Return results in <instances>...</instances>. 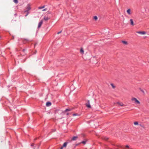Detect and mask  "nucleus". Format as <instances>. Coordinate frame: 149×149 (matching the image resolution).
Masks as SVG:
<instances>
[{
    "label": "nucleus",
    "mask_w": 149,
    "mask_h": 149,
    "mask_svg": "<svg viewBox=\"0 0 149 149\" xmlns=\"http://www.w3.org/2000/svg\"><path fill=\"white\" fill-rule=\"evenodd\" d=\"M50 14H51V13L49 12L44 16V19L45 21H47L50 19V17L49 16V15Z\"/></svg>",
    "instance_id": "nucleus-1"
},
{
    "label": "nucleus",
    "mask_w": 149,
    "mask_h": 149,
    "mask_svg": "<svg viewBox=\"0 0 149 149\" xmlns=\"http://www.w3.org/2000/svg\"><path fill=\"white\" fill-rule=\"evenodd\" d=\"M30 5L29 4H28L26 7V10L24 11V13H26V12H29V11L31 9Z\"/></svg>",
    "instance_id": "nucleus-2"
},
{
    "label": "nucleus",
    "mask_w": 149,
    "mask_h": 149,
    "mask_svg": "<svg viewBox=\"0 0 149 149\" xmlns=\"http://www.w3.org/2000/svg\"><path fill=\"white\" fill-rule=\"evenodd\" d=\"M132 101H134L135 103L137 104H140V102L138 101L136 98H133L132 99Z\"/></svg>",
    "instance_id": "nucleus-3"
},
{
    "label": "nucleus",
    "mask_w": 149,
    "mask_h": 149,
    "mask_svg": "<svg viewBox=\"0 0 149 149\" xmlns=\"http://www.w3.org/2000/svg\"><path fill=\"white\" fill-rule=\"evenodd\" d=\"M86 106L88 108H91V106L90 104V101L89 100H88L87 102L85 104Z\"/></svg>",
    "instance_id": "nucleus-4"
},
{
    "label": "nucleus",
    "mask_w": 149,
    "mask_h": 149,
    "mask_svg": "<svg viewBox=\"0 0 149 149\" xmlns=\"http://www.w3.org/2000/svg\"><path fill=\"white\" fill-rule=\"evenodd\" d=\"M78 138V137L77 136H74L72 138L71 140L75 141Z\"/></svg>",
    "instance_id": "nucleus-5"
},
{
    "label": "nucleus",
    "mask_w": 149,
    "mask_h": 149,
    "mask_svg": "<svg viewBox=\"0 0 149 149\" xmlns=\"http://www.w3.org/2000/svg\"><path fill=\"white\" fill-rule=\"evenodd\" d=\"M42 23H43V21L42 20H41L38 23V28H40L41 27V26Z\"/></svg>",
    "instance_id": "nucleus-6"
},
{
    "label": "nucleus",
    "mask_w": 149,
    "mask_h": 149,
    "mask_svg": "<svg viewBox=\"0 0 149 149\" xmlns=\"http://www.w3.org/2000/svg\"><path fill=\"white\" fill-rule=\"evenodd\" d=\"M136 33H139V34H143V35H144V34H146V32L145 31H137L136 32Z\"/></svg>",
    "instance_id": "nucleus-7"
},
{
    "label": "nucleus",
    "mask_w": 149,
    "mask_h": 149,
    "mask_svg": "<svg viewBox=\"0 0 149 149\" xmlns=\"http://www.w3.org/2000/svg\"><path fill=\"white\" fill-rule=\"evenodd\" d=\"M52 103L51 102H46V105L47 107H49L51 105Z\"/></svg>",
    "instance_id": "nucleus-8"
},
{
    "label": "nucleus",
    "mask_w": 149,
    "mask_h": 149,
    "mask_svg": "<svg viewBox=\"0 0 149 149\" xmlns=\"http://www.w3.org/2000/svg\"><path fill=\"white\" fill-rule=\"evenodd\" d=\"M131 10L130 9H128L127 10V12L129 15H130L131 14Z\"/></svg>",
    "instance_id": "nucleus-9"
},
{
    "label": "nucleus",
    "mask_w": 149,
    "mask_h": 149,
    "mask_svg": "<svg viewBox=\"0 0 149 149\" xmlns=\"http://www.w3.org/2000/svg\"><path fill=\"white\" fill-rule=\"evenodd\" d=\"M68 143V142H65L63 144V147H66Z\"/></svg>",
    "instance_id": "nucleus-10"
},
{
    "label": "nucleus",
    "mask_w": 149,
    "mask_h": 149,
    "mask_svg": "<svg viewBox=\"0 0 149 149\" xmlns=\"http://www.w3.org/2000/svg\"><path fill=\"white\" fill-rule=\"evenodd\" d=\"M40 144L39 145H36L35 146H34L33 148V149H35L36 148H37L38 149L39 148V147L40 146Z\"/></svg>",
    "instance_id": "nucleus-11"
},
{
    "label": "nucleus",
    "mask_w": 149,
    "mask_h": 149,
    "mask_svg": "<svg viewBox=\"0 0 149 149\" xmlns=\"http://www.w3.org/2000/svg\"><path fill=\"white\" fill-rule=\"evenodd\" d=\"M130 21L131 25L132 26H134V24L133 19H130Z\"/></svg>",
    "instance_id": "nucleus-12"
},
{
    "label": "nucleus",
    "mask_w": 149,
    "mask_h": 149,
    "mask_svg": "<svg viewBox=\"0 0 149 149\" xmlns=\"http://www.w3.org/2000/svg\"><path fill=\"white\" fill-rule=\"evenodd\" d=\"M29 41V40L27 39H24L23 40V42L24 43H26V42H28Z\"/></svg>",
    "instance_id": "nucleus-13"
},
{
    "label": "nucleus",
    "mask_w": 149,
    "mask_h": 149,
    "mask_svg": "<svg viewBox=\"0 0 149 149\" xmlns=\"http://www.w3.org/2000/svg\"><path fill=\"white\" fill-rule=\"evenodd\" d=\"M117 103L119 104V105H120V106H123V103H120V102H117Z\"/></svg>",
    "instance_id": "nucleus-14"
},
{
    "label": "nucleus",
    "mask_w": 149,
    "mask_h": 149,
    "mask_svg": "<svg viewBox=\"0 0 149 149\" xmlns=\"http://www.w3.org/2000/svg\"><path fill=\"white\" fill-rule=\"evenodd\" d=\"M71 110V109H66L64 111V112H65L67 111H70Z\"/></svg>",
    "instance_id": "nucleus-15"
},
{
    "label": "nucleus",
    "mask_w": 149,
    "mask_h": 149,
    "mask_svg": "<svg viewBox=\"0 0 149 149\" xmlns=\"http://www.w3.org/2000/svg\"><path fill=\"white\" fill-rule=\"evenodd\" d=\"M122 42L125 44V45H127V41H122Z\"/></svg>",
    "instance_id": "nucleus-16"
},
{
    "label": "nucleus",
    "mask_w": 149,
    "mask_h": 149,
    "mask_svg": "<svg viewBox=\"0 0 149 149\" xmlns=\"http://www.w3.org/2000/svg\"><path fill=\"white\" fill-rule=\"evenodd\" d=\"M86 141H81L80 143H82V144H86Z\"/></svg>",
    "instance_id": "nucleus-17"
},
{
    "label": "nucleus",
    "mask_w": 149,
    "mask_h": 149,
    "mask_svg": "<svg viewBox=\"0 0 149 149\" xmlns=\"http://www.w3.org/2000/svg\"><path fill=\"white\" fill-rule=\"evenodd\" d=\"M45 6H42L39 7H38V9H42V8H44L45 7Z\"/></svg>",
    "instance_id": "nucleus-18"
},
{
    "label": "nucleus",
    "mask_w": 149,
    "mask_h": 149,
    "mask_svg": "<svg viewBox=\"0 0 149 149\" xmlns=\"http://www.w3.org/2000/svg\"><path fill=\"white\" fill-rule=\"evenodd\" d=\"M29 12H26V13H24L26 14L25 15V17L27 16L29 14Z\"/></svg>",
    "instance_id": "nucleus-19"
},
{
    "label": "nucleus",
    "mask_w": 149,
    "mask_h": 149,
    "mask_svg": "<svg viewBox=\"0 0 149 149\" xmlns=\"http://www.w3.org/2000/svg\"><path fill=\"white\" fill-rule=\"evenodd\" d=\"M80 52L81 53L83 54L84 53V51L82 48H81L80 51Z\"/></svg>",
    "instance_id": "nucleus-20"
},
{
    "label": "nucleus",
    "mask_w": 149,
    "mask_h": 149,
    "mask_svg": "<svg viewBox=\"0 0 149 149\" xmlns=\"http://www.w3.org/2000/svg\"><path fill=\"white\" fill-rule=\"evenodd\" d=\"M13 1L16 4H17L18 2V0H14Z\"/></svg>",
    "instance_id": "nucleus-21"
},
{
    "label": "nucleus",
    "mask_w": 149,
    "mask_h": 149,
    "mask_svg": "<svg viewBox=\"0 0 149 149\" xmlns=\"http://www.w3.org/2000/svg\"><path fill=\"white\" fill-rule=\"evenodd\" d=\"M134 124L135 125H137L138 124V123L137 122H135L134 123Z\"/></svg>",
    "instance_id": "nucleus-22"
},
{
    "label": "nucleus",
    "mask_w": 149,
    "mask_h": 149,
    "mask_svg": "<svg viewBox=\"0 0 149 149\" xmlns=\"http://www.w3.org/2000/svg\"><path fill=\"white\" fill-rule=\"evenodd\" d=\"M94 19L95 20H97V16H95L94 17Z\"/></svg>",
    "instance_id": "nucleus-23"
},
{
    "label": "nucleus",
    "mask_w": 149,
    "mask_h": 149,
    "mask_svg": "<svg viewBox=\"0 0 149 149\" xmlns=\"http://www.w3.org/2000/svg\"><path fill=\"white\" fill-rule=\"evenodd\" d=\"M111 86H112L113 88H114L115 87V86L113 85V84H111Z\"/></svg>",
    "instance_id": "nucleus-24"
},
{
    "label": "nucleus",
    "mask_w": 149,
    "mask_h": 149,
    "mask_svg": "<svg viewBox=\"0 0 149 149\" xmlns=\"http://www.w3.org/2000/svg\"><path fill=\"white\" fill-rule=\"evenodd\" d=\"M35 144L33 143H32L31 144V146H33Z\"/></svg>",
    "instance_id": "nucleus-25"
},
{
    "label": "nucleus",
    "mask_w": 149,
    "mask_h": 149,
    "mask_svg": "<svg viewBox=\"0 0 149 149\" xmlns=\"http://www.w3.org/2000/svg\"><path fill=\"white\" fill-rule=\"evenodd\" d=\"M125 147L127 148H129V146L127 145L125 146Z\"/></svg>",
    "instance_id": "nucleus-26"
},
{
    "label": "nucleus",
    "mask_w": 149,
    "mask_h": 149,
    "mask_svg": "<svg viewBox=\"0 0 149 149\" xmlns=\"http://www.w3.org/2000/svg\"><path fill=\"white\" fill-rule=\"evenodd\" d=\"M62 32V31L59 32H58L57 33V34H60V33H61Z\"/></svg>",
    "instance_id": "nucleus-27"
},
{
    "label": "nucleus",
    "mask_w": 149,
    "mask_h": 149,
    "mask_svg": "<svg viewBox=\"0 0 149 149\" xmlns=\"http://www.w3.org/2000/svg\"><path fill=\"white\" fill-rule=\"evenodd\" d=\"M73 116H76L77 115V114H76V113H74L73 114Z\"/></svg>",
    "instance_id": "nucleus-28"
},
{
    "label": "nucleus",
    "mask_w": 149,
    "mask_h": 149,
    "mask_svg": "<svg viewBox=\"0 0 149 149\" xmlns=\"http://www.w3.org/2000/svg\"><path fill=\"white\" fill-rule=\"evenodd\" d=\"M47 10V9L46 8H45V9H44L42 10V11H45L46 10Z\"/></svg>",
    "instance_id": "nucleus-29"
},
{
    "label": "nucleus",
    "mask_w": 149,
    "mask_h": 149,
    "mask_svg": "<svg viewBox=\"0 0 149 149\" xmlns=\"http://www.w3.org/2000/svg\"><path fill=\"white\" fill-rule=\"evenodd\" d=\"M35 138L34 139V141H36V140L38 138Z\"/></svg>",
    "instance_id": "nucleus-30"
},
{
    "label": "nucleus",
    "mask_w": 149,
    "mask_h": 149,
    "mask_svg": "<svg viewBox=\"0 0 149 149\" xmlns=\"http://www.w3.org/2000/svg\"><path fill=\"white\" fill-rule=\"evenodd\" d=\"M141 91H142V92L143 93H144V91H143V90H141Z\"/></svg>",
    "instance_id": "nucleus-31"
},
{
    "label": "nucleus",
    "mask_w": 149,
    "mask_h": 149,
    "mask_svg": "<svg viewBox=\"0 0 149 149\" xmlns=\"http://www.w3.org/2000/svg\"><path fill=\"white\" fill-rule=\"evenodd\" d=\"M63 147H63V146H62L61 147L60 149H63Z\"/></svg>",
    "instance_id": "nucleus-32"
},
{
    "label": "nucleus",
    "mask_w": 149,
    "mask_h": 149,
    "mask_svg": "<svg viewBox=\"0 0 149 149\" xmlns=\"http://www.w3.org/2000/svg\"><path fill=\"white\" fill-rule=\"evenodd\" d=\"M68 114H69V113H67V115H68Z\"/></svg>",
    "instance_id": "nucleus-33"
},
{
    "label": "nucleus",
    "mask_w": 149,
    "mask_h": 149,
    "mask_svg": "<svg viewBox=\"0 0 149 149\" xmlns=\"http://www.w3.org/2000/svg\"><path fill=\"white\" fill-rule=\"evenodd\" d=\"M76 146H78V144H76Z\"/></svg>",
    "instance_id": "nucleus-34"
},
{
    "label": "nucleus",
    "mask_w": 149,
    "mask_h": 149,
    "mask_svg": "<svg viewBox=\"0 0 149 149\" xmlns=\"http://www.w3.org/2000/svg\"><path fill=\"white\" fill-rule=\"evenodd\" d=\"M23 51H24L25 50H24V49H23Z\"/></svg>",
    "instance_id": "nucleus-35"
},
{
    "label": "nucleus",
    "mask_w": 149,
    "mask_h": 149,
    "mask_svg": "<svg viewBox=\"0 0 149 149\" xmlns=\"http://www.w3.org/2000/svg\"><path fill=\"white\" fill-rule=\"evenodd\" d=\"M36 44H37L36 43V44H35V45H36Z\"/></svg>",
    "instance_id": "nucleus-36"
}]
</instances>
